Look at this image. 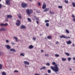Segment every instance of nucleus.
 I'll use <instances>...</instances> for the list:
<instances>
[{
	"label": "nucleus",
	"instance_id": "obj_1",
	"mask_svg": "<svg viewBox=\"0 0 75 75\" xmlns=\"http://www.w3.org/2000/svg\"><path fill=\"white\" fill-rule=\"evenodd\" d=\"M52 64L53 65H54V66H51V69L53 70L54 72H58L59 71V68L57 65L56 64V63L55 62H53Z\"/></svg>",
	"mask_w": 75,
	"mask_h": 75
},
{
	"label": "nucleus",
	"instance_id": "obj_2",
	"mask_svg": "<svg viewBox=\"0 0 75 75\" xmlns=\"http://www.w3.org/2000/svg\"><path fill=\"white\" fill-rule=\"evenodd\" d=\"M33 10L29 9H27L26 11V12L28 16H30V15L33 13Z\"/></svg>",
	"mask_w": 75,
	"mask_h": 75
},
{
	"label": "nucleus",
	"instance_id": "obj_3",
	"mask_svg": "<svg viewBox=\"0 0 75 75\" xmlns=\"http://www.w3.org/2000/svg\"><path fill=\"white\" fill-rule=\"evenodd\" d=\"M21 6L23 8H26L27 7V4L26 3H22Z\"/></svg>",
	"mask_w": 75,
	"mask_h": 75
},
{
	"label": "nucleus",
	"instance_id": "obj_4",
	"mask_svg": "<svg viewBox=\"0 0 75 75\" xmlns=\"http://www.w3.org/2000/svg\"><path fill=\"white\" fill-rule=\"evenodd\" d=\"M20 23H21V21L20 20H17L16 21V25L18 26L20 25Z\"/></svg>",
	"mask_w": 75,
	"mask_h": 75
},
{
	"label": "nucleus",
	"instance_id": "obj_5",
	"mask_svg": "<svg viewBox=\"0 0 75 75\" xmlns=\"http://www.w3.org/2000/svg\"><path fill=\"white\" fill-rule=\"evenodd\" d=\"M60 38H70V37L68 38L67 37H66L64 35L60 36Z\"/></svg>",
	"mask_w": 75,
	"mask_h": 75
},
{
	"label": "nucleus",
	"instance_id": "obj_6",
	"mask_svg": "<svg viewBox=\"0 0 75 75\" xmlns=\"http://www.w3.org/2000/svg\"><path fill=\"white\" fill-rule=\"evenodd\" d=\"M10 0H6V4L8 5L10 4Z\"/></svg>",
	"mask_w": 75,
	"mask_h": 75
},
{
	"label": "nucleus",
	"instance_id": "obj_7",
	"mask_svg": "<svg viewBox=\"0 0 75 75\" xmlns=\"http://www.w3.org/2000/svg\"><path fill=\"white\" fill-rule=\"evenodd\" d=\"M20 28L21 29H25L26 28V27L24 25H22L20 27Z\"/></svg>",
	"mask_w": 75,
	"mask_h": 75
},
{
	"label": "nucleus",
	"instance_id": "obj_8",
	"mask_svg": "<svg viewBox=\"0 0 75 75\" xmlns=\"http://www.w3.org/2000/svg\"><path fill=\"white\" fill-rule=\"evenodd\" d=\"M6 31L7 30L6 29V28L1 27V28L0 29V31Z\"/></svg>",
	"mask_w": 75,
	"mask_h": 75
},
{
	"label": "nucleus",
	"instance_id": "obj_9",
	"mask_svg": "<svg viewBox=\"0 0 75 75\" xmlns=\"http://www.w3.org/2000/svg\"><path fill=\"white\" fill-rule=\"evenodd\" d=\"M8 25V24L7 23H6L5 24L4 23H1L0 24L1 26H5V27H6V26H7Z\"/></svg>",
	"mask_w": 75,
	"mask_h": 75
},
{
	"label": "nucleus",
	"instance_id": "obj_10",
	"mask_svg": "<svg viewBox=\"0 0 75 75\" xmlns=\"http://www.w3.org/2000/svg\"><path fill=\"white\" fill-rule=\"evenodd\" d=\"M46 8V4L45 3H43V5L42 6V8L43 9H45Z\"/></svg>",
	"mask_w": 75,
	"mask_h": 75
},
{
	"label": "nucleus",
	"instance_id": "obj_11",
	"mask_svg": "<svg viewBox=\"0 0 75 75\" xmlns=\"http://www.w3.org/2000/svg\"><path fill=\"white\" fill-rule=\"evenodd\" d=\"M6 47L8 50H9V49H10L11 48V47L9 45H5Z\"/></svg>",
	"mask_w": 75,
	"mask_h": 75
},
{
	"label": "nucleus",
	"instance_id": "obj_12",
	"mask_svg": "<svg viewBox=\"0 0 75 75\" xmlns=\"http://www.w3.org/2000/svg\"><path fill=\"white\" fill-rule=\"evenodd\" d=\"M49 10L50 8H46L44 10H43V12H47V11H48Z\"/></svg>",
	"mask_w": 75,
	"mask_h": 75
},
{
	"label": "nucleus",
	"instance_id": "obj_13",
	"mask_svg": "<svg viewBox=\"0 0 75 75\" xmlns=\"http://www.w3.org/2000/svg\"><path fill=\"white\" fill-rule=\"evenodd\" d=\"M67 44H72V42L71 41V40H69L68 41H67V42H66Z\"/></svg>",
	"mask_w": 75,
	"mask_h": 75
},
{
	"label": "nucleus",
	"instance_id": "obj_14",
	"mask_svg": "<svg viewBox=\"0 0 75 75\" xmlns=\"http://www.w3.org/2000/svg\"><path fill=\"white\" fill-rule=\"evenodd\" d=\"M24 64H26V65H30V63L28 62L27 61H25L24 62Z\"/></svg>",
	"mask_w": 75,
	"mask_h": 75
},
{
	"label": "nucleus",
	"instance_id": "obj_15",
	"mask_svg": "<svg viewBox=\"0 0 75 75\" xmlns=\"http://www.w3.org/2000/svg\"><path fill=\"white\" fill-rule=\"evenodd\" d=\"M29 49H32V48H34V46L32 45H30L28 47Z\"/></svg>",
	"mask_w": 75,
	"mask_h": 75
},
{
	"label": "nucleus",
	"instance_id": "obj_16",
	"mask_svg": "<svg viewBox=\"0 0 75 75\" xmlns=\"http://www.w3.org/2000/svg\"><path fill=\"white\" fill-rule=\"evenodd\" d=\"M10 51H12L13 52H16V50L14 49H11L10 50Z\"/></svg>",
	"mask_w": 75,
	"mask_h": 75
},
{
	"label": "nucleus",
	"instance_id": "obj_17",
	"mask_svg": "<svg viewBox=\"0 0 75 75\" xmlns=\"http://www.w3.org/2000/svg\"><path fill=\"white\" fill-rule=\"evenodd\" d=\"M7 18H12L13 16H11V15H7Z\"/></svg>",
	"mask_w": 75,
	"mask_h": 75
},
{
	"label": "nucleus",
	"instance_id": "obj_18",
	"mask_svg": "<svg viewBox=\"0 0 75 75\" xmlns=\"http://www.w3.org/2000/svg\"><path fill=\"white\" fill-rule=\"evenodd\" d=\"M15 39L16 41V42L18 41V38H17V37H13Z\"/></svg>",
	"mask_w": 75,
	"mask_h": 75
},
{
	"label": "nucleus",
	"instance_id": "obj_19",
	"mask_svg": "<svg viewBox=\"0 0 75 75\" xmlns=\"http://www.w3.org/2000/svg\"><path fill=\"white\" fill-rule=\"evenodd\" d=\"M0 55L1 56L3 55V52L2 51H0Z\"/></svg>",
	"mask_w": 75,
	"mask_h": 75
},
{
	"label": "nucleus",
	"instance_id": "obj_20",
	"mask_svg": "<svg viewBox=\"0 0 75 75\" xmlns=\"http://www.w3.org/2000/svg\"><path fill=\"white\" fill-rule=\"evenodd\" d=\"M46 68V67H44L42 68H40V70H42V69H45Z\"/></svg>",
	"mask_w": 75,
	"mask_h": 75
},
{
	"label": "nucleus",
	"instance_id": "obj_21",
	"mask_svg": "<svg viewBox=\"0 0 75 75\" xmlns=\"http://www.w3.org/2000/svg\"><path fill=\"white\" fill-rule=\"evenodd\" d=\"M18 17H19V19H21V18H22L21 16H20V14H18Z\"/></svg>",
	"mask_w": 75,
	"mask_h": 75
},
{
	"label": "nucleus",
	"instance_id": "obj_22",
	"mask_svg": "<svg viewBox=\"0 0 75 75\" xmlns=\"http://www.w3.org/2000/svg\"><path fill=\"white\" fill-rule=\"evenodd\" d=\"M62 60L63 61H65L67 60V59L63 58L62 59Z\"/></svg>",
	"mask_w": 75,
	"mask_h": 75
},
{
	"label": "nucleus",
	"instance_id": "obj_23",
	"mask_svg": "<svg viewBox=\"0 0 75 75\" xmlns=\"http://www.w3.org/2000/svg\"><path fill=\"white\" fill-rule=\"evenodd\" d=\"M34 17L35 18L36 20H37V21H38V20H39V19H38V18L36 17V16H34Z\"/></svg>",
	"mask_w": 75,
	"mask_h": 75
},
{
	"label": "nucleus",
	"instance_id": "obj_24",
	"mask_svg": "<svg viewBox=\"0 0 75 75\" xmlns=\"http://www.w3.org/2000/svg\"><path fill=\"white\" fill-rule=\"evenodd\" d=\"M49 12L50 13V14H54V13L53 12H52L51 11H50Z\"/></svg>",
	"mask_w": 75,
	"mask_h": 75
},
{
	"label": "nucleus",
	"instance_id": "obj_25",
	"mask_svg": "<svg viewBox=\"0 0 75 75\" xmlns=\"http://www.w3.org/2000/svg\"><path fill=\"white\" fill-rule=\"evenodd\" d=\"M28 21H29V22H31V18H28Z\"/></svg>",
	"mask_w": 75,
	"mask_h": 75
},
{
	"label": "nucleus",
	"instance_id": "obj_26",
	"mask_svg": "<svg viewBox=\"0 0 75 75\" xmlns=\"http://www.w3.org/2000/svg\"><path fill=\"white\" fill-rule=\"evenodd\" d=\"M68 60L69 61H70L71 60V57H68L67 58Z\"/></svg>",
	"mask_w": 75,
	"mask_h": 75
},
{
	"label": "nucleus",
	"instance_id": "obj_27",
	"mask_svg": "<svg viewBox=\"0 0 75 75\" xmlns=\"http://www.w3.org/2000/svg\"><path fill=\"white\" fill-rule=\"evenodd\" d=\"M2 75H6V73L4 71H3L2 73Z\"/></svg>",
	"mask_w": 75,
	"mask_h": 75
},
{
	"label": "nucleus",
	"instance_id": "obj_28",
	"mask_svg": "<svg viewBox=\"0 0 75 75\" xmlns=\"http://www.w3.org/2000/svg\"><path fill=\"white\" fill-rule=\"evenodd\" d=\"M46 65L47 66H50V64L49 63H47L46 64Z\"/></svg>",
	"mask_w": 75,
	"mask_h": 75
},
{
	"label": "nucleus",
	"instance_id": "obj_29",
	"mask_svg": "<svg viewBox=\"0 0 75 75\" xmlns=\"http://www.w3.org/2000/svg\"><path fill=\"white\" fill-rule=\"evenodd\" d=\"M3 66L1 65V64H0V69H2V67Z\"/></svg>",
	"mask_w": 75,
	"mask_h": 75
},
{
	"label": "nucleus",
	"instance_id": "obj_30",
	"mask_svg": "<svg viewBox=\"0 0 75 75\" xmlns=\"http://www.w3.org/2000/svg\"><path fill=\"white\" fill-rule=\"evenodd\" d=\"M72 4L73 6V7H75V3L74 2H73L72 3Z\"/></svg>",
	"mask_w": 75,
	"mask_h": 75
},
{
	"label": "nucleus",
	"instance_id": "obj_31",
	"mask_svg": "<svg viewBox=\"0 0 75 75\" xmlns=\"http://www.w3.org/2000/svg\"><path fill=\"white\" fill-rule=\"evenodd\" d=\"M64 2L66 3V4H67L68 3V1H67V0H64Z\"/></svg>",
	"mask_w": 75,
	"mask_h": 75
},
{
	"label": "nucleus",
	"instance_id": "obj_32",
	"mask_svg": "<svg viewBox=\"0 0 75 75\" xmlns=\"http://www.w3.org/2000/svg\"><path fill=\"white\" fill-rule=\"evenodd\" d=\"M65 54L67 56H69V54L68 53H65Z\"/></svg>",
	"mask_w": 75,
	"mask_h": 75
},
{
	"label": "nucleus",
	"instance_id": "obj_33",
	"mask_svg": "<svg viewBox=\"0 0 75 75\" xmlns=\"http://www.w3.org/2000/svg\"><path fill=\"white\" fill-rule=\"evenodd\" d=\"M20 55H21V56H22L23 57H24V54L23 53H21L20 54Z\"/></svg>",
	"mask_w": 75,
	"mask_h": 75
},
{
	"label": "nucleus",
	"instance_id": "obj_34",
	"mask_svg": "<svg viewBox=\"0 0 75 75\" xmlns=\"http://www.w3.org/2000/svg\"><path fill=\"white\" fill-rule=\"evenodd\" d=\"M47 38L48 39H51L52 38L51 36H47Z\"/></svg>",
	"mask_w": 75,
	"mask_h": 75
},
{
	"label": "nucleus",
	"instance_id": "obj_35",
	"mask_svg": "<svg viewBox=\"0 0 75 75\" xmlns=\"http://www.w3.org/2000/svg\"><path fill=\"white\" fill-rule=\"evenodd\" d=\"M55 56L56 57H59V54H55Z\"/></svg>",
	"mask_w": 75,
	"mask_h": 75
},
{
	"label": "nucleus",
	"instance_id": "obj_36",
	"mask_svg": "<svg viewBox=\"0 0 75 75\" xmlns=\"http://www.w3.org/2000/svg\"><path fill=\"white\" fill-rule=\"evenodd\" d=\"M46 25L47 27H49V23H46Z\"/></svg>",
	"mask_w": 75,
	"mask_h": 75
},
{
	"label": "nucleus",
	"instance_id": "obj_37",
	"mask_svg": "<svg viewBox=\"0 0 75 75\" xmlns=\"http://www.w3.org/2000/svg\"><path fill=\"white\" fill-rule=\"evenodd\" d=\"M58 8H62V6H58Z\"/></svg>",
	"mask_w": 75,
	"mask_h": 75
},
{
	"label": "nucleus",
	"instance_id": "obj_38",
	"mask_svg": "<svg viewBox=\"0 0 75 75\" xmlns=\"http://www.w3.org/2000/svg\"><path fill=\"white\" fill-rule=\"evenodd\" d=\"M47 71L49 74H50V73H51V70H48Z\"/></svg>",
	"mask_w": 75,
	"mask_h": 75
},
{
	"label": "nucleus",
	"instance_id": "obj_39",
	"mask_svg": "<svg viewBox=\"0 0 75 75\" xmlns=\"http://www.w3.org/2000/svg\"><path fill=\"white\" fill-rule=\"evenodd\" d=\"M66 32L67 33H68V34H69V31L67 30H66Z\"/></svg>",
	"mask_w": 75,
	"mask_h": 75
},
{
	"label": "nucleus",
	"instance_id": "obj_40",
	"mask_svg": "<svg viewBox=\"0 0 75 75\" xmlns=\"http://www.w3.org/2000/svg\"><path fill=\"white\" fill-rule=\"evenodd\" d=\"M11 44H12V45H14V44H15L13 42H11Z\"/></svg>",
	"mask_w": 75,
	"mask_h": 75
},
{
	"label": "nucleus",
	"instance_id": "obj_41",
	"mask_svg": "<svg viewBox=\"0 0 75 75\" xmlns=\"http://www.w3.org/2000/svg\"><path fill=\"white\" fill-rule=\"evenodd\" d=\"M71 17L73 18H75V16H74V14H72L71 15Z\"/></svg>",
	"mask_w": 75,
	"mask_h": 75
},
{
	"label": "nucleus",
	"instance_id": "obj_42",
	"mask_svg": "<svg viewBox=\"0 0 75 75\" xmlns=\"http://www.w3.org/2000/svg\"><path fill=\"white\" fill-rule=\"evenodd\" d=\"M45 23H47L48 22H49V20H45Z\"/></svg>",
	"mask_w": 75,
	"mask_h": 75
},
{
	"label": "nucleus",
	"instance_id": "obj_43",
	"mask_svg": "<svg viewBox=\"0 0 75 75\" xmlns=\"http://www.w3.org/2000/svg\"><path fill=\"white\" fill-rule=\"evenodd\" d=\"M45 56H46V57H49V55L48 54H45Z\"/></svg>",
	"mask_w": 75,
	"mask_h": 75
},
{
	"label": "nucleus",
	"instance_id": "obj_44",
	"mask_svg": "<svg viewBox=\"0 0 75 75\" xmlns=\"http://www.w3.org/2000/svg\"><path fill=\"white\" fill-rule=\"evenodd\" d=\"M14 72H16V73H17L18 72V71H17V70H15L14 71Z\"/></svg>",
	"mask_w": 75,
	"mask_h": 75
},
{
	"label": "nucleus",
	"instance_id": "obj_45",
	"mask_svg": "<svg viewBox=\"0 0 75 75\" xmlns=\"http://www.w3.org/2000/svg\"><path fill=\"white\" fill-rule=\"evenodd\" d=\"M33 40H36V38L33 37Z\"/></svg>",
	"mask_w": 75,
	"mask_h": 75
},
{
	"label": "nucleus",
	"instance_id": "obj_46",
	"mask_svg": "<svg viewBox=\"0 0 75 75\" xmlns=\"http://www.w3.org/2000/svg\"><path fill=\"white\" fill-rule=\"evenodd\" d=\"M59 44V42H58V41H57L56 42V44L58 45Z\"/></svg>",
	"mask_w": 75,
	"mask_h": 75
},
{
	"label": "nucleus",
	"instance_id": "obj_47",
	"mask_svg": "<svg viewBox=\"0 0 75 75\" xmlns=\"http://www.w3.org/2000/svg\"><path fill=\"white\" fill-rule=\"evenodd\" d=\"M38 6H41V3H39V2L38 3Z\"/></svg>",
	"mask_w": 75,
	"mask_h": 75
},
{
	"label": "nucleus",
	"instance_id": "obj_48",
	"mask_svg": "<svg viewBox=\"0 0 75 75\" xmlns=\"http://www.w3.org/2000/svg\"><path fill=\"white\" fill-rule=\"evenodd\" d=\"M9 41H8V40H6V42H7V43H8V42Z\"/></svg>",
	"mask_w": 75,
	"mask_h": 75
},
{
	"label": "nucleus",
	"instance_id": "obj_49",
	"mask_svg": "<svg viewBox=\"0 0 75 75\" xmlns=\"http://www.w3.org/2000/svg\"><path fill=\"white\" fill-rule=\"evenodd\" d=\"M36 23H37V24H38V23H39V22H38V21H36Z\"/></svg>",
	"mask_w": 75,
	"mask_h": 75
},
{
	"label": "nucleus",
	"instance_id": "obj_50",
	"mask_svg": "<svg viewBox=\"0 0 75 75\" xmlns=\"http://www.w3.org/2000/svg\"><path fill=\"white\" fill-rule=\"evenodd\" d=\"M73 20L74 22H75V18H74L73 19Z\"/></svg>",
	"mask_w": 75,
	"mask_h": 75
},
{
	"label": "nucleus",
	"instance_id": "obj_51",
	"mask_svg": "<svg viewBox=\"0 0 75 75\" xmlns=\"http://www.w3.org/2000/svg\"><path fill=\"white\" fill-rule=\"evenodd\" d=\"M1 8V4H0V8Z\"/></svg>",
	"mask_w": 75,
	"mask_h": 75
},
{
	"label": "nucleus",
	"instance_id": "obj_52",
	"mask_svg": "<svg viewBox=\"0 0 75 75\" xmlns=\"http://www.w3.org/2000/svg\"><path fill=\"white\" fill-rule=\"evenodd\" d=\"M35 75H40V74H35Z\"/></svg>",
	"mask_w": 75,
	"mask_h": 75
},
{
	"label": "nucleus",
	"instance_id": "obj_53",
	"mask_svg": "<svg viewBox=\"0 0 75 75\" xmlns=\"http://www.w3.org/2000/svg\"><path fill=\"white\" fill-rule=\"evenodd\" d=\"M41 52H43L44 51H43V50H41Z\"/></svg>",
	"mask_w": 75,
	"mask_h": 75
},
{
	"label": "nucleus",
	"instance_id": "obj_54",
	"mask_svg": "<svg viewBox=\"0 0 75 75\" xmlns=\"http://www.w3.org/2000/svg\"><path fill=\"white\" fill-rule=\"evenodd\" d=\"M69 70H70V71H72V69H71V68H70L69 69Z\"/></svg>",
	"mask_w": 75,
	"mask_h": 75
},
{
	"label": "nucleus",
	"instance_id": "obj_55",
	"mask_svg": "<svg viewBox=\"0 0 75 75\" xmlns=\"http://www.w3.org/2000/svg\"><path fill=\"white\" fill-rule=\"evenodd\" d=\"M36 12L38 13H40V12H38V11H36Z\"/></svg>",
	"mask_w": 75,
	"mask_h": 75
},
{
	"label": "nucleus",
	"instance_id": "obj_56",
	"mask_svg": "<svg viewBox=\"0 0 75 75\" xmlns=\"http://www.w3.org/2000/svg\"><path fill=\"white\" fill-rule=\"evenodd\" d=\"M73 59L74 60H75V57H74Z\"/></svg>",
	"mask_w": 75,
	"mask_h": 75
},
{
	"label": "nucleus",
	"instance_id": "obj_57",
	"mask_svg": "<svg viewBox=\"0 0 75 75\" xmlns=\"http://www.w3.org/2000/svg\"><path fill=\"white\" fill-rule=\"evenodd\" d=\"M74 45H74V44H73V47H74Z\"/></svg>",
	"mask_w": 75,
	"mask_h": 75
},
{
	"label": "nucleus",
	"instance_id": "obj_58",
	"mask_svg": "<svg viewBox=\"0 0 75 75\" xmlns=\"http://www.w3.org/2000/svg\"><path fill=\"white\" fill-rule=\"evenodd\" d=\"M45 75H50V74H45Z\"/></svg>",
	"mask_w": 75,
	"mask_h": 75
},
{
	"label": "nucleus",
	"instance_id": "obj_59",
	"mask_svg": "<svg viewBox=\"0 0 75 75\" xmlns=\"http://www.w3.org/2000/svg\"><path fill=\"white\" fill-rule=\"evenodd\" d=\"M33 21H35V19H33Z\"/></svg>",
	"mask_w": 75,
	"mask_h": 75
},
{
	"label": "nucleus",
	"instance_id": "obj_60",
	"mask_svg": "<svg viewBox=\"0 0 75 75\" xmlns=\"http://www.w3.org/2000/svg\"><path fill=\"white\" fill-rule=\"evenodd\" d=\"M6 21H8V20H6Z\"/></svg>",
	"mask_w": 75,
	"mask_h": 75
},
{
	"label": "nucleus",
	"instance_id": "obj_61",
	"mask_svg": "<svg viewBox=\"0 0 75 75\" xmlns=\"http://www.w3.org/2000/svg\"><path fill=\"white\" fill-rule=\"evenodd\" d=\"M57 72H58V71L55 72H56V74H57L58 73H57Z\"/></svg>",
	"mask_w": 75,
	"mask_h": 75
},
{
	"label": "nucleus",
	"instance_id": "obj_62",
	"mask_svg": "<svg viewBox=\"0 0 75 75\" xmlns=\"http://www.w3.org/2000/svg\"><path fill=\"white\" fill-rule=\"evenodd\" d=\"M30 1H32L31 0H30Z\"/></svg>",
	"mask_w": 75,
	"mask_h": 75
},
{
	"label": "nucleus",
	"instance_id": "obj_63",
	"mask_svg": "<svg viewBox=\"0 0 75 75\" xmlns=\"http://www.w3.org/2000/svg\"><path fill=\"white\" fill-rule=\"evenodd\" d=\"M0 1H1V0H0Z\"/></svg>",
	"mask_w": 75,
	"mask_h": 75
},
{
	"label": "nucleus",
	"instance_id": "obj_64",
	"mask_svg": "<svg viewBox=\"0 0 75 75\" xmlns=\"http://www.w3.org/2000/svg\"><path fill=\"white\" fill-rule=\"evenodd\" d=\"M34 13L35 14V13Z\"/></svg>",
	"mask_w": 75,
	"mask_h": 75
}]
</instances>
